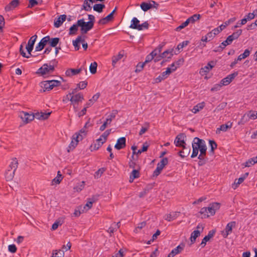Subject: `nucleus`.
<instances>
[{
	"label": "nucleus",
	"mask_w": 257,
	"mask_h": 257,
	"mask_svg": "<svg viewBox=\"0 0 257 257\" xmlns=\"http://www.w3.org/2000/svg\"><path fill=\"white\" fill-rule=\"evenodd\" d=\"M220 208V204L219 203L214 202L211 204H210L209 206L207 207V212H208V214H210V215H214L215 213L216 210H218Z\"/></svg>",
	"instance_id": "nucleus-6"
},
{
	"label": "nucleus",
	"mask_w": 257,
	"mask_h": 257,
	"mask_svg": "<svg viewBox=\"0 0 257 257\" xmlns=\"http://www.w3.org/2000/svg\"><path fill=\"white\" fill-rule=\"evenodd\" d=\"M50 40V36H47L44 37L41 39L40 42L38 43V44L35 47L36 51H40L44 49L45 46L48 43Z\"/></svg>",
	"instance_id": "nucleus-5"
},
{
	"label": "nucleus",
	"mask_w": 257,
	"mask_h": 257,
	"mask_svg": "<svg viewBox=\"0 0 257 257\" xmlns=\"http://www.w3.org/2000/svg\"><path fill=\"white\" fill-rule=\"evenodd\" d=\"M37 38V36L36 35H35L33 36H32L30 39H29L27 45L28 46H34L35 42Z\"/></svg>",
	"instance_id": "nucleus-55"
},
{
	"label": "nucleus",
	"mask_w": 257,
	"mask_h": 257,
	"mask_svg": "<svg viewBox=\"0 0 257 257\" xmlns=\"http://www.w3.org/2000/svg\"><path fill=\"white\" fill-rule=\"evenodd\" d=\"M104 171H105V169L103 168H101L100 169H99L95 173L94 177L95 178H100Z\"/></svg>",
	"instance_id": "nucleus-56"
},
{
	"label": "nucleus",
	"mask_w": 257,
	"mask_h": 257,
	"mask_svg": "<svg viewBox=\"0 0 257 257\" xmlns=\"http://www.w3.org/2000/svg\"><path fill=\"white\" fill-rule=\"evenodd\" d=\"M15 172L11 171L10 169H8L5 173V177L7 181L11 180L14 177Z\"/></svg>",
	"instance_id": "nucleus-36"
},
{
	"label": "nucleus",
	"mask_w": 257,
	"mask_h": 257,
	"mask_svg": "<svg viewBox=\"0 0 257 257\" xmlns=\"http://www.w3.org/2000/svg\"><path fill=\"white\" fill-rule=\"evenodd\" d=\"M105 8V5L102 4H97L94 5L93 10L98 12L101 13L103 9Z\"/></svg>",
	"instance_id": "nucleus-37"
},
{
	"label": "nucleus",
	"mask_w": 257,
	"mask_h": 257,
	"mask_svg": "<svg viewBox=\"0 0 257 257\" xmlns=\"http://www.w3.org/2000/svg\"><path fill=\"white\" fill-rule=\"evenodd\" d=\"M242 30L239 29L236 32H233L231 35L228 36L230 40L233 42V40L238 39V38L241 35Z\"/></svg>",
	"instance_id": "nucleus-31"
},
{
	"label": "nucleus",
	"mask_w": 257,
	"mask_h": 257,
	"mask_svg": "<svg viewBox=\"0 0 257 257\" xmlns=\"http://www.w3.org/2000/svg\"><path fill=\"white\" fill-rule=\"evenodd\" d=\"M209 143L211 147L210 153L212 155H213L214 154V150L217 148V145L216 143L214 140H209Z\"/></svg>",
	"instance_id": "nucleus-44"
},
{
	"label": "nucleus",
	"mask_w": 257,
	"mask_h": 257,
	"mask_svg": "<svg viewBox=\"0 0 257 257\" xmlns=\"http://www.w3.org/2000/svg\"><path fill=\"white\" fill-rule=\"evenodd\" d=\"M226 106V103L222 102L219 104L214 110V111H219L222 109H223Z\"/></svg>",
	"instance_id": "nucleus-62"
},
{
	"label": "nucleus",
	"mask_w": 257,
	"mask_h": 257,
	"mask_svg": "<svg viewBox=\"0 0 257 257\" xmlns=\"http://www.w3.org/2000/svg\"><path fill=\"white\" fill-rule=\"evenodd\" d=\"M200 147H201L200 148V154L206 156V151H207V147L206 146L205 143H203V144H202L200 146Z\"/></svg>",
	"instance_id": "nucleus-54"
},
{
	"label": "nucleus",
	"mask_w": 257,
	"mask_h": 257,
	"mask_svg": "<svg viewBox=\"0 0 257 257\" xmlns=\"http://www.w3.org/2000/svg\"><path fill=\"white\" fill-rule=\"evenodd\" d=\"M67 99L72 102L74 105V107L75 108V104L79 101H82L84 99V97L82 94L79 93L75 95H72L70 99L69 97H68Z\"/></svg>",
	"instance_id": "nucleus-8"
},
{
	"label": "nucleus",
	"mask_w": 257,
	"mask_h": 257,
	"mask_svg": "<svg viewBox=\"0 0 257 257\" xmlns=\"http://www.w3.org/2000/svg\"><path fill=\"white\" fill-rule=\"evenodd\" d=\"M50 83L51 85V88H53L54 87L59 86L61 85V82L58 80H49Z\"/></svg>",
	"instance_id": "nucleus-57"
},
{
	"label": "nucleus",
	"mask_w": 257,
	"mask_h": 257,
	"mask_svg": "<svg viewBox=\"0 0 257 257\" xmlns=\"http://www.w3.org/2000/svg\"><path fill=\"white\" fill-rule=\"evenodd\" d=\"M141 8L144 11L146 12L152 8V5L143 2L141 4Z\"/></svg>",
	"instance_id": "nucleus-46"
},
{
	"label": "nucleus",
	"mask_w": 257,
	"mask_h": 257,
	"mask_svg": "<svg viewBox=\"0 0 257 257\" xmlns=\"http://www.w3.org/2000/svg\"><path fill=\"white\" fill-rule=\"evenodd\" d=\"M236 179L235 180L233 184H232V188L233 189H236V188L238 187V186L241 183H242L244 180H243V178H241V177H240L238 180H237V181L236 182Z\"/></svg>",
	"instance_id": "nucleus-50"
},
{
	"label": "nucleus",
	"mask_w": 257,
	"mask_h": 257,
	"mask_svg": "<svg viewBox=\"0 0 257 257\" xmlns=\"http://www.w3.org/2000/svg\"><path fill=\"white\" fill-rule=\"evenodd\" d=\"M200 17L201 16L199 14H194L187 19V20L188 21L189 23H194L195 21L199 20Z\"/></svg>",
	"instance_id": "nucleus-41"
},
{
	"label": "nucleus",
	"mask_w": 257,
	"mask_h": 257,
	"mask_svg": "<svg viewBox=\"0 0 257 257\" xmlns=\"http://www.w3.org/2000/svg\"><path fill=\"white\" fill-rule=\"evenodd\" d=\"M180 214V212H174L170 214H166L164 217L166 220L171 221L177 218Z\"/></svg>",
	"instance_id": "nucleus-20"
},
{
	"label": "nucleus",
	"mask_w": 257,
	"mask_h": 257,
	"mask_svg": "<svg viewBox=\"0 0 257 257\" xmlns=\"http://www.w3.org/2000/svg\"><path fill=\"white\" fill-rule=\"evenodd\" d=\"M87 82L86 81H81L77 84V87L79 89H83L86 87Z\"/></svg>",
	"instance_id": "nucleus-61"
},
{
	"label": "nucleus",
	"mask_w": 257,
	"mask_h": 257,
	"mask_svg": "<svg viewBox=\"0 0 257 257\" xmlns=\"http://www.w3.org/2000/svg\"><path fill=\"white\" fill-rule=\"evenodd\" d=\"M60 39L59 38H53L52 39L50 38V40L49 41L48 43L51 47H56Z\"/></svg>",
	"instance_id": "nucleus-38"
},
{
	"label": "nucleus",
	"mask_w": 257,
	"mask_h": 257,
	"mask_svg": "<svg viewBox=\"0 0 257 257\" xmlns=\"http://www.w3.org/2000/svg\"><path fill=\"white\" fill-rule=\"evenodd\" d=\"M185 138L186 135L184 133H180L177 135L174 141V144L176 146L178 147H182L184 145H186V143L185 142Z\"/></svg>",
	"instance_id": "nucleus-3"
},
{
	"label": "nucleus",
	"mask_w": 257,
	"mask_h": 257,
	"mask_svg": "<svg viewBox=\"0 0 257 257\" xmlns=\"http://www.w3.org/2000/svg\"><path fill=\"white\" fill-rule=\"evenodd\" d=\"M20 117L26 123H29L34 119V115H33V114H29L28 112L24 111L21 113Z\"/></svg>",
	"instance_id": "nucleus-9"
},
{
	"label": "nucleus",
	"mask_w": 257,
	"mask_h": 257,
	"mask_svg": "<svg viewBox=\"0 0 257 257\" xmlns=\"http://www.w3.org/2000/svg\"><path fill=\"white\" fill-rule=\"evenodd\" d=\"M145 64H146L144 63V62H143V63L139 62L137 65V68L135 70V72H141L143 70Z\"/></svg>",
	"instance_id": "nucleus-60"
},
{
	"label": "nucleus",
	"mask_w": 257,
	"mask_h": 257,
	"mask_svg": "<svg viewBox=\"0 0 257 257\" xmlns=\"http://www.w3.org/2000/svg\"><path fill=\"white\" fill-rule=\"evenodd\" d=\"M235 221H231L226 225L225 229L226 234L223 235L224 237H226L231 232L232 227H235Z\"/></svg>",
	"instance_id": "nucleus-17"
},
{
	"label": "nucleus",
	"mask_w": 257,
	"mask_h": 257,
	"mask_svg": "<svg viewBox=\"0 0 257 257\" xmlns=\"http://www.w3.org/2000/svg\"><path fill=\"white\" fill-rule=\"evenodd\" d=\"M232 122L228 121L226 124L221 125L219 128H217L216 134H219L220 131L226 132L228 128L232 127Z\"/></svg>",
	"instance_id": "nucleus-19"
},
{
	"label": "nucleus",
	"mask_w": 257,
	"mask_h": 257,
	"mask_svg": "<svg viewBox=\"0 0 257 257\" xmlns=\"http://www.w3.org/2000/svg\"><path fill=\"white\" fill-rule=\"evenodd\" d=\"M182 150L179 152V155L182 158H184L189 156L190 153L191 149L189 147H186V145L182 147Z\"/></svg>",
	"instance_id": "nucleus-14"
},
{
	"label": "nucleus",
	"mask_w": 257,
	"mask_h": 257,
	"mask_svg": "<svg viewBox=\"0 0 257 257\" xmlns=\"http://www.w3.org/2000/svg\"><path fill=\"white\" fill-rule=\"evenodd\" d=\"M203 143H205V141L203 140L195 137L194 138L192 144L199 145L200 144H203Z\"/></svg>",
	"instance_id": "nucleus-53"
},
{
	"label": "nucleus",
	"mask_w": 257,
	"mask_h": 257,
	"mask_svg": "<svg viewBox=\"0 0 257 257\" xmlns=\"http://www.w3.org/2000/svg\"><path fill=\"white\" fill-rule=\"evenodd\" d=\"M19 4V0H13L9 5L6 6L5 10L6 11H10L16 8Z\"/></svg>",
	"instance_id": "nucleus-23"
},
{
	"label": "nucleus",
	"mask_w": 257,
	"mask_h": 257,
	"mask_svg": "<svg viewBox=\"0 0 257 257\" xmlns=\"http://www.w3.org/2000/svg\"><path fill=\"white\" fill-rule=\"evenodd\" d=\"M104 143L102 139L99 138L96 140V142L93 145L90 146V148L93 149V150H97Z\"/></svg>",
	"instance_id": "nucleus-24"
},
{
	"label": "nucleus",
	"mask_w": 257,
	"mask_h": 257,
	"mask_svg": "<svg viewBox=\"0 0 257 257\" xmlns=\"http://www.w3.org/2000/svg\"><path fill=\"white\" fill-rule=\"evenodd\" d=\"M189 43V41H184L182 43H180L177 46V49L179 50L184 48V47L186 46Z\"/></svg>",
	"instance_id": "nucleus-63"
},
{
	"label": "nucleus",
	"mask_w": 257,
	"mask_h": 257,
	"mask_svg": "<svg viewBox=\"0 0 257 257\" xmlns=\"http://www.w3.org/2000/svg\"><path fill=\"white\" fill-rule=\"evenodd\" d=\"M118 113L117 110H113L112 112L108 115L107 118V121L111 122L113 119L115 117L116 114Z\"/></svg>",
	"instance_id": "nucleus-52"
},
{
	"label": "nucleus",
	"mask_w": 257,
	"mask_h": 257,
	"mask_svg": "<svg viewBox=\"0 0 257 257\" xmlns=\"http://www.w3.org/2000/svg\"><path fill=\"white\" fill-rule=\"evenodd\" d=\"M189 24V23L188 21L186 20V21L185 22L183 23L181 25H180L176 28V31H180L181 29H182L184 28L185 27H186V26H187Z\"/></svg>",
	"instance_id": "nucleus-64"
},
{
	"label": "nucleus",
	"mask_w": 257,
	"mask_h": 257,
	"mask_svg": "<svg viewBox=\"0 0 257 257\" xmlns=\"http://www.w3.org/2000/svg\"><path fill=\"white\" fill-rule=\"evenodd\" d=\"M168 163V159L167 158H163L162 160L158 163L157 166L161 168L162 169Z\"/></svg>",
	"instance_id": "nucleus-47"
},
{
	"label": "nucleus",
	"mask_w": 257,
	"mask_h": 257,
	"mask_svg": "<svg viewBox=\"0 0 257 257\" xmlns=\"http://www.w3.org/2000/svg\"><path fill=\"white\" fill-rule=\"evenodd\" d=\"M111 129L107 130L105 131L100 137V138L102 139L103 142H105L107 140L108 136L110 134Z\"/></svg>",
	"instance_id": "nucleus-49"
},
{
	"label": "nucleus",
	"mask_w": 257,
	"mask_h": 257,
	"mask_svg": "<svg viewBox=\"0 0 257 257\" xmlns=\"http://www.w3.org/2000/svg\"><path fill=\"white\" fill-rule=\"evenodd\" d=\"M201 231L199 230L193 231L191 234L190 240L192 243L195 242L196 239L200 235Z\"/></svg>",
	"instance_id": "nucleus-34"
},
{
	"label": "nucleus",
	"mask_w": 257,
	"mask_h": 257,
	"mask_svg": "<svg viewBox=\"0 0 257 257\" xmlns=\"http://www.w3.org/2000/svg\"><path fill=\"white\" fill-rule=\"evenodd\" d=\"M199 213L201 215L202 218H206L209 217V214H208V212H207V207L202 208L200 209Z\"/></svg>",
	"instance_id": "nucleus-43"
},
{
	"label": "nucleus",
	"mask_w": 257,
	"mask_h": 257,
	"mask_svg": "<svg viewBox=\"0 0 257 257\" xmlns=\"http://www.w3.org/2000/svg\"><path fill=\"white\" fill-rule=\"evenodd\" d=\"M64 252L63 250H55L54 252L52 254V257H64Z\"/></svg>",
	"instance_id": "nucleus-51"
},
{
	"label": "nucleus",
	"mask_w": 257,
	"mask_h": 257,
	"mask_svg": "<svg viewBox=\"0 0 257 257\" xmlns=\"http://www.w3.org/2000/svg\"><path fill=\"white\" fill-rule=\"evenodd\" d=\"M245 117H247L249 119H255L257 118V112L255 113L254 111H249L243 116L242 119H244Z\"/></svg>",
	"instance_id": "nucleus-32"
},
{
	"label": "nucleus",
	"mask_w": 257,
	"mask_h": 257,
	"mask_svg": "<svg viewBox=\"0 0 257 257\" xmlns=\"http://www.w3.org/2000/svg\"><path fill=\"white\" fill-rule=\"evenodd\" d=\"M232 42L230 39L227 37L225 41L222 42L221 44L213 51L215 52L222 51L226 46L231 44Z\"/></svg>",
	"instance_id": "nucleus-11"
},
{
	"label": "nucleus",
	"mask_w": 257,
	"mask_h": 257,
	"mask_svg": "<svg viewBox=\"0 0 257 257\" xmlns=\"http://www.w3.org/2000/svg\"><path fill=\"white\" fill-rule=\"evenodd\" d=\"M87 131L86 130L84 127L81 129L78 133H76L74 135L75 136V138L76 139H79L81 141L83 139V138L86 136Z\"/></svg>",
	"instance_id": "nucleus-18"
},
{
	"label": "nucleus",
	"mask_w": 257,
	"mask_h": 257,
	"mask_svg": "<svg viewBox=\"0 0 257 257\" xmlns=\"http://www.w3.org/2000/svg\"><path fill=\"white\" fill-rule=\"evenodd\" d=\"M140 167L138 166V169H134L131 172L130 176V182H133L134 180L140 177Z\"/></svg>",
	"instance_id": "nucleus-21"
},
{
	"label": "nucleus",
	"mask_w": 257,
	"mask_h": 257,
	"mask_svg": "<svg viewBox=\"0 0 257 257\" xmlns=\"http://www.w3.org/2000/svg\"><path fill=\"white\" fill-rule=\"evenodd\" d=\"M202 144H200L199 145L192 144L193 151H192V153L191 156V158H194L197 157V156L198 155V151H199V150L200 151V148L201 147L200 146Z\"/></svg>",
	"instance_id": "nucleus-28"
},
{
	"label": "nucleus",
	"mask_w": 257,
	"mask_h": 257,
	"mask_svg": "<svg viewBox=\"0 0 257 257\" xmlns=\"http://www.w3.org/2000/svg\"><path fill=\"white\" fill-rule=\"evenodd\" d=\"M82 70V67L79 69H72L69 68L66 70L65 72V75L68 77H71L72 76L77 75L80 73Z\"/></svg>",
	"instance_id": "nucleus-15"
},
{
	"label": "nucleus",
	"mask_w": 257,
	"mask_h": 257,
	"mask_svg": "<svg viewBox=\"0 0 257 257\" xmlns=\"http://www.w3.org/2000/svg\"><path fill=\"white\" fill-rule=\"evenodd\" d=\"M205 106V103L202 102L201 103H198L197 105H195L193 109H192V111L194 113H196L200 110L203 109Z\"/></svg>",
	"instance_id": "nucleus-33"
},
{
	"label": "nucleus",
	"mask_w": 257,
	"mask_h": 257,
	"mask_svg": "<svg viewBox=\"0 0 257 257\" xmlns=\"http://www.w3.org/2000/svg\"><path fill=\"white\" fill-rule=\"evenodd\" d=\"M18 166V161L16 158L13 159L12 162L9 165V169L13 172H16Z\"/></svg>",
	"instance_id": "nucleus-30"
},
{
	"label": "nucleus",
	"mask_w": 257,
	"mask_h": 257,
	"mask_svg": "<svg viewBox=\"0 0 257 257\" xmlns=\"http://www.w3.org/2000/svg\"><path fill=\"white\" fill-rule=\"evenodd\" d=\"M78 27L79 26L77 25V23L76 24L73 25L69 29V35H75L78 31Z\"/></svg>",
	"instance_id": "nucleus-39"
},
{
	"label": "nucleus",
	"mask_w": 257,
	"mask_h": 257,
	"mask_svg": "<svg viewBox=\"0 0 257 257\" xmlns=\"http://www.w3.org/2000/svg\"><path fill=\"white\" fill-rule=\"evenodd\" d=\"M80 141H81V140H79V139H75V136L73 135V136L72 137V141L68 147L67 151L68 152H69L70 151V150H73L77 146L78 143Z\"/></svg>",
	"instance_id": "nucleus-22"
},
{
	"label": "nucleus",
	"mask_w": 257,
	"mask_h": 257,
	"mask_svg": "<svg viewBox=\"0 0 257 257\" xmlns=\"http://www.w3.org/2000/svg\"><path fill=\"white\" fill-rule=\"evenodd\" d=\"M149 147V145L147 143H145L143 144L142 149L139 150L137 152V154H141L142 152L147 151Z\"/></svg>",
	"instance_id": "nucleus-58"
},
{
	"label": "nucleus",
	"mask_w": 257,
	"mask_h": 257,
	"mask_svg": "<svg viewBox=\"0 0 257 257\" xmlns=\"http://www.w3.org/2000/svg\"><path fill=\"white\" fill-rule=\"evenodd\" d=\"M238 72H234V73L228 75L225 78L222 79L221 80L220 83L223 85H228L233 79L234 78L237 76Z\"/></svg>",
	"instance_id": "nucleus-4"
},
{
	"label": "nucleus",
	"mask_w": 257,
	"mask_h": 257,
	"mask_svg": "<svg viewBox=\"0 0 257 257\" xmlns=\"http://www.w3.org/2000/svg\"><path fill=\"white\" fill-rule=\"evenodd\" d=\"M183 246L184 245H183V246H181L180 245L177 246L176 248H174L171 251V253L174 256H175V255L179 253L180 252H181L183 249Z\"/></svg>",
	"instance_id": "nucleus-45"
},
{
	"label": "nucleus",
	"mask_w": 257,
	"mask_h": 257,
	"mask_svg": "<svg viewBox=\"0 0 257 257\" xmlns=\"http://www.w3.org/2000/svg\"><path fill=\"white\" fill-rule=\"evenodd\" d=\"M130 27L133 29H141L140 26V21L137 18H134L132 20V24Z\"/></svg>",
	"instance_id": "nucleus-25"
},
{
	"label": "nucleus",
	"mask_w": 257,
	"mask_h": 257,
	"mask_svg": "<svg viewBox=\"0 0 257 257\" xmlns=\"http://www.w3.org/2000/svg\"><path fill=\"white\" fill-rule=\"evenodd\" d=\"M66 19V15H60L58 18H56L54 20V26L56 28H59L61 26L63 23L65 21Z\"/></svg>",
	"instance_id": "nucleus-16"
},
{
	"label": "nucleus",
	"mask_w": 257,
	"mask_h": 257,
	"mask_svg": "<svg viewBox=\"0 0 257 257\" xmlns=\"http://www.w3.org/2000/svg\"><path fill=\"white\" fill-rule=\"evenodd\" d=\"M172 72L171 68H167L166 70L161 73L158 77L155 79L156 83H160L162 80L167 78L168 76L170 75Z\"/></svg>",
	"instance_id": "nucleus-7"
},
{
	"label": "nucleus",
	"mask_w": 257,
	"mask_h": 257,
	"mask_svg": "<svg viewBox=\"0 0 257 257\" xmlns=\"http://www.w3.org/2000/svg\"><path fill=\"white\" fill-rule=\"evenodd\" d=\"M236 20V18H232L229 19L228 21L224 22L223 24L219 26V28L221 29V30H224L228 25H229L230 23L234 22Z\"/></svg>",
	"instance_id": "nucleus-40"
},
{
	"label": "nucleus",
	"mask_w": 257,
	"mask_h": 257,
	"mask_svg": "<svg viewBox=\"0 0 257 257\" xmlns=\"http://www.w3.org/2000/svg\"><path fill=\"white\" fill-rule=\"evenodd\" d=\"M50 63H52V64H44L41 67L37 70L36 74L46 78L47 75L52 73L55 70V67L57 66V62L54 60L51 61Z\"/></svg>",
	"instance_id": "nucleus-1"
},
{
	"label": "nucleus",
	"mask_w": 257,
	"mask_h": 257,
	"mask_svg": "<svg viewBox=\"0 0 257 257\" xmlns=\"http://www.w3.org/2000/svg\"><path fill=\"white\" fill-rule=\"evenodd\" d=\"M84 39L82 38L81 36H78L75 40L73 41V45L74 46L75 50H78L80 49V46L78 44L80 42H84Z\"/></svg>",
	"instance_id": "nucleus-27"
},
{
	"label": "nucleus",
	"mask_w": 257,
	"mask_h": 257,
	"mask_svg": "<svg viewBox=\"0 0 257 257\" xmlns=\"http://www.w3.org/2000/svg\"><path fill=\"white\" fill-rule=\"evenodd\" d=\"M77 25L81 28L80 30L82 34L87 33L93 27L91 22H85L83 19L77 21Z\"/></svg>",
	"instance_id": "nucleus-2"
},
{
	"label": "nucleus",
	"mask_w": 257,
	"mask_h": 257,
	"mask_svg": "<svg viewBox=\"0 0 257 257\" xmlns=\"http://www.w3.org/2000/svg\"><path fill=\"white\" fill-rule=\"evenodd\" d=\"M97 64L96 62H94L93 63H91L90 67H89V70H90V72L92 74L96 73V71H97Z\"/></svg>",
	"instance_id": "nucleus-48"
},
{
	"label": "nucleus",
	"mask_w": 257,
	"mask_h": 257,
	"mask_svg": "<svg viewBox=\"0 0 257 257\" xmlns=\"http://www.w3.org/2000/svg\"><path fill=\"white\" fill-rule=\"evenodd\" d=\"M123 56V54L119 52L118 55L112 57V64L113 67H115V64L122 58Z\"/></svg>",
	"instance_id": "nucleus-35"
},
{
	"label": "nucleus",
	"mask_w": 257,
	"mask_h": 257,
	"mask_svg": "<svg viewBox=\"0 0 257 257\" xmlns=\"http://www.w3.org/2000/svg\"><path fill=\"white\" fill-rule=\"evenodd\" d=\"M215 63V62L213 61L209 62L206 66L201 69L200 73H204L205 74L208 73L214 67Z\"/></svg>",
	"instance_id": "nucleus-13"
},
{
	"label": "nucleus",
	"mask_w": 257,
	"mask_h": 257,
	"mask_svg": "<svg viewBox=\"0 0 257 257\" xmlns=\"http://www.w3.org/2000/svg\"><path fill=\"white\" fill-rule=\"evenodd\" d=\"M49 80L44 81L41 83V87L43 89V91H50L52 89Z\"/></svg>",
	"instance_id": "nucleus-26"
},
{
	"label": "nucleus",
	"mask_w": 257,
	"mask_h": 257,
	"mask_svg": "<svg viewBox=\"0 0 257 257\" xmlns=\"http://www.w3.org/2000/svg\"><path fill=\"white\" fill-rule=\"evenodd\" d=\"M126 146V139L124 137L119 138L117 140L116 144L114 146V148L118 150H121L124 148Z\"/></svg>",
	"instance_id": "nucleus-10"
},
{
	"label": "nucleus",
	"mask_w": 257,
	"mask_h": 257,
	"mask_svg": "<svg viewBox=\"0 0 257 257\" xmlns=\"http://www.w3.org/2000/svg\"><path fill=\"white\" fill-rule=\"evenodd\" d=\"M173 49H168L162 53L161 55L163 58H167L168 59H171L173 56Z\"/></svg>",
	"instance_id": "nucleus-29"
},
{
	"label": "nucleus",
	"mask_w": 257,
	"mask_h": 257,
	"mask_svg": "<svg viewBox=\"0 0 257 257\" xmlns=\"http://www.w3.org/2000/svg\"><path fill=\"white\" fill-rule=\"evenodd\" d=\"M215 233V231L214 230H211L209 231L208 234L206 235L202 240V242L200 244V245L202 246V247H204L205 246L207 241H209L210 238H211L214 236Z\"/></svg>",
	"instance_id": "nucleus-12"
},
{
	"label": "nucleus",
	"mask_w": 257,
	"mask_h": 257,
	"mask_svg": "<svg viewBox=\"0 0 257 257\" xmlns=\"http://www.w3.org/2000/svg\"><path fill=\"white\" fill-rule=\"evenodd\" d=\"M255 163H256V161H255L254 160L253 158H250V159L248 160V161H247L245 162V166L249 167L250 166L253 165Z\"/></svg>",
	"instance_id": "nucleus-59"
},
{
	"label": "nucleus",
	"mask_w": 257,
	"mask_h": 257,
	"mask_svg": "<svg viewBox=\"0 0 257 257\" xmlns=\"http://www.w3.org/2000/svg\"><path fill=\"white\" fill-rule=\"evenodd\" d=\"M250 51L248 49H245L244 52L239 55L237 57V60H239V61L241 60L242 59H245L249 55H250Z\"/></svg>",
	"instance_id": "nucleus-42"
}]
</instances>
